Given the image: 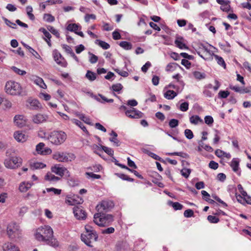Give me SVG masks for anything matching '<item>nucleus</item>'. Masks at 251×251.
<instances>
[{"mask_svg": "<svg viewBox=\"0 0 251 251\" xmlns=\"http://www.w3.org/2000/svg\"><path fill=\"white\" fill-rule=\"evenodd\" d=\"M177 96V93L173 90H168L164 93V97L168 100H172Z\"/></svg>", "mask_w": 251, "mask_h": 251, "instance_id": "obj_26", "label": "nucleus"}, {"mask_svg": "<svg viewBox=\"0 0 251 251\" xmlns=\"http://www.w3.org/2000/svg\"><path fill=\"white\" fill-rule=\"evenodd\" d=\"M178 123L177 120L172 119L169 121V125L171 128H175L178 125Z\"/></svg>", "mask_w": 251, "mask_h": 251, "instance_id": "obj_46", "label": "nucleus"}, {"mask_svg": "<svg viewBox=\"0 0 251 251\" xmlns=\"http://www.w3.org/2000/svg\"><path fill=\"white\" fill-rule=\"evenodd\" d=\"M86 175L93 179H100L101 176L99 175L95 174L93 173L86 172Z\"/></svg>", "mask_w": 251, "mask_h": 251, "instance_id": "obj_59", "label": "nucleus"}, {"mask_svg": "<svg viewBox=\"0 0 251 251\" xmlns=\"http://www.w3.org/2000/svg\"><path fill=\"white\" fill-rule=\"evenodd\" d=\"M75 216L78 220H84L86 217V213L81 206H75L73 208Z\"/></svg>", "mask_w": 251, "mask_h": 251, "instance_id": "obj_12", "label": "nucleus"}, {"mask_svg": "<svg viewBox=\"0 0 251 251\" xmlns=\"http://www.w3.org/2000/svg\"><path fill=\"white\" fill-rule=\"evenodd\" d=\"M45 179L48 181L56 182L59 180L60 178L55 176L54 175L51 174L50 173H48L45 176Z\"/></svg>", "mask_w": 251, "mask_h": 251, "instance_id": "obj_25", "label": "nucleus"}, {"mask_svg": "<svg viewBox=\"0 0 251 251\" xmlns=\"http://www.w3.org/2000/svg\"><path fill=\"white\" fill-rule=\"evenodd\" d=\"M230 93L228 91H222L221 90L218 93V97L221 99H226L229 95Z\"/></svg>", "mask_w": 251, "mask_h": 251, "instance_id": "obj_42", "label": "nucleus"}, {"mask_svg": "<svg viewBox=\"0 0 251 251\" xmlns=\"http://www.w3.org/2000/svg\"><path fill=\"white\" fill-rule=\"evenodd\" d=\"M123 87L121 83H117L116 84H113L112 86V89L114 92H119L122 89Z\"/></svg>", "mask_w": 251, "mask_h": 251, "instance_id": "obj_45", "label": "nucleus"}, {"mask_svg": "<svg viewBox=\"0 0 251 251\" xmlns=\"http://www.w3.org/2000/svg\"><path fill=\"white\" fill-rule=\"evenodd\" d=\"M32 185V183L23 182L20 184L19 189L21 192H25L31 188Z\"/></svg>", "mask_w": 251, "mask_h": 251, "instance_id": "obj_22", "label": "nucleus"}, {"mask_svg": "<svg viewBox=\"0 0 251 251\" xmlns=\"http://www.w3.org/2000/svg\"><path fill=\"white\" fill-rule=\"evenodd\" d=\"M114 206V203L111 201H102L97 206L99 213L106 212L110 210Z\"/></svg>", "mask_w": 251, "mask_h": 251, "instance_id": "obj_9", "label": "nucleus"}, {"mask_svg": "<svg viewBox=\"0 0 251 251\" xmlns=\"http://www.w3.org/2000/svg\"><path fill=\"white\" fill-rule=\"evenodd\" d=\"M8 198V194L5 192H0V203H4Z\"/></svg>", "mask_w": 251, "mask_h": 251, "instance_id": "obj_51", "label": "nucleus"}, {"mask_svg": "<svg viewBox=\"0 0 251 251\" xmlns=\"http://www.w3.org/2000/svg\"><path fill=\"white\" fill-rule=\"evenodd\" d=\"M47 28L49 30V31H50L52 34L54 35L56 37H59L60 34L58 32V30L54 28L52 26L49 25L47 27Z\"/></svg>", "mask_w": 251, "mask_h": 251, "instance_id": "obj_41", "label": "nucleus"}, {"mask_svg": "<svg viewBox=\"0 0 251 251\" xmlns=\"http://www.w3.org/2000/svg\"><path fill=\"white\" fill-rule=\"evenodd\" d=\"M53 158L59 162H69L75 160V156L72 153L56 152L53 155Z\"/></svg>", "mask_w": 251, "mask_h": 251, "instance_id": "obj_7", "label": "nucleus"}, {"mask_svg": "<svg viewBox=\"0 0 251 251\" xmlns=\"http://www.w3.org/2000/svg\"><path fill=\"white\" fill-rule=\"evenodd\" d=\"M66 133L62 130H54L51 132L48 137L49 141L53 145L59 146L67 139Z\"/></svg>", "mask_w": 251, "mask_h": 251, "instance_id": "obj_3", "label": "nucleus"}, {"mask_svg": "<svg viewBox=\"0 0 251 251\" xmlns=\"http://www.w3.org/2000/svg\"><path fill=\"white\" fill-rule=\"evenodd\" d=\"M31 80L35 84L39 86L40 87L46 89L47 86L44 82L43 79L38 76L32 75L30 78Z\"/></svg>", "mask_w": 251, "mask_h": 251, "instance_id": "obj_15", "label": "nucleus"}, {"mask_svg": "<svg viewBox=\"0 0 251 251\" xmlns=\"http://www.w3.org/2000/svg\"><path fill=\"white\" fill-rule=\"evenodd\" d=\"M48 119V116L44 114L40 113L34 115L32 117V121L35 124H41L46 122Z\"/></svg>", "mask_w": 251, "mask_h": 251, "instance_id": "obj_17", "label": "nucleus"}, {"mask_svg": "<svg viewBox=\"0 0 251 251\" xmlns=\"http://www.w3.org/2000/svg\"><path fill=\"white\" fill-rule=\"evenodd\" d=\"M184 134L186 137L188 139H191L193 138L194 135L191 130L186 129L184 131Z\"/></svg>", "mask_w": 251, "mask_h": 251, "instance_id": "obj_48", "label": "nucleus"}, {"mask_svg": "<svg viewBox=\"0 0 251 251\" xmlns=\"http://www.w3.org/2000/svg\"><path fill=\"white\" fill-rule=\"evenodd\" d=\"M48 192H52L55 195H60L61 193V190L55 188H48L46 189Z\"/></svg>", "mask_w": 251, "mask_h": 251, "instance_id": "obj_50", "label": "nucleus"}, {"mask_svg": "<svg viewBox=\"0 0 251 251\" xmlns=\"http://www.w3.org/2000/svg\"><path fill=\"white\" fill-rule=\"evenodd\" d=\"M151 65V63L149 61H147L141 68L142 71L144 73H146Z\"/></svg>", "mask_w": 251, "mask_h": 251, "instance_id": "obj_63", "label": "nucleus"}, {"mask_svg": "<svg viewBox=\"0 0 251 251\" xmlns=\"http://www.w3.org/2000/svg\"><path fill=\"white\" fill-rule=\"evenodd\" d=\"M27 106L30 109H37L40 106V103L37 100H28Z\"/></svg>", "mask_w": 251, "mask_h": 251, "instance_id": "obj_21", "label": "nucleus"}, {"mask_svg": "<svg viewBox=\"0 0 251 251\" xmlns=\"http://www.w3.org/2000/svg\"><path fill=\"white\" fill-rule=\"evenodd\" d=\"M86 77L90 80L93 81L96 78V74L91 72V71H88L86 74Z\"/></svg>", "mask_w": 251, "mask_h": 251, "instance_id": "obj_39", "label": "nucleus"}, {"mask_svg": "<svg viewBox=\"0 0 251 251\" xmlns=\"http://www.w3.org/2000/svg\"><path fill=\"white\" fill-rule=\"evenodd\" d=\"M72 122L77 125L78 126H79L84 132L85 133H88V131H87L86 127L84 126L83 123L77 119H73Z\"/></svg>", "mask_w": 251, "mask_h": 251, "instance_id": "obj_30", "label": "nucleus"}, {"mask_svg": "<svg viewBox=\"0 0 251 251\" xmlns=\"http://www.w3.org/2000/svg\"><path fill=\"white\" fill-rule=\"evenodd\" d=\"M98 236L96 231L92 232H84L81 235V239L86 245L93 247L91 243L97 240Z\"/></svg>", "mask_w": 251, "mask_h": 251, "instance_id": "obj_8", "label": "nucleus"}, {"mask_svg": "<svg viewBox=\"0 0 251 251\" xmlns=\"http://www.w3.org/2000/svg\"><path fill=\"white\" fill-rule=\"evenodd\" d=\"M102 151H103L109 155L112 156L114 154V151L111 148L101 145Z\"/></svg>", "mask_w": 251, "mask_h": 251, "instance_id": "obj_37", "label": "nucleus"}, {"mask_svg": "<svg viewBox=\"0 0 251 251\" xmlns=\"http://www.w3.org/2000/svg\"><path fill=\"white\" fill-rule=\"evenodd\" d=\"M194 211L190 209L186 210L184 212V216L186 218H190L194 216Z\"/></svg>", "mask_w": 251, "mask_h": 251, "instance_id": "obj_55", "label": "nucleus"}, {"mask_svg": "<svg viewBox=\"0 0 251 251\" xmlns=\"http://www.w3.org/2000/svg\"><path fill=\"white\" fill-rule=\"evenodd\" d=\"M88 54L89 55V61L91 64H95L98 61V57L97 56L91 52H89Z\"/></svg>", "mask_w": 251, "mask_h": 251, "instance_id": "obj_34", "label": "nucleus"}, {"mask_svg": "<svg viewBox=\"0 0 251 251\" xmlns=\"http://www.w3.org/2000/svg\"><path fill=\"white\" fill-rule=\"evenodd\" d=\"M115 229L113 227H108L104 230H102V233L103 234H110L114 232Z\"/></svg>", "mask_w": 251, "mask_h": 251, "instance_id": "obj_64", "label": "nucleus"}, {"mask_svg": "<svg viewBox=\"0 0 251 251\" xmlns=\"http://www.w3.org/2000/svg\"><path fill=\"white\" fill-rule=\"evenodd\" d=\"M22 163V158L17 156H8L4 160L5 167L10 169H15L19 167Z\"/></svg>", "mask_w": 251, "mask_h": 251, "instance_id": "obj_6", "label": "nucleus"}, {"mask_svg": "<svg viewBox=\"0 0 251 251\" xmlns=\"http://www.w3.org/2000/svg\"><path fill=\"white\" fill-rule=\"evenodd\" d=\"M120 47L125 50H129L132 48V44L130 42L126 41H122L119 43Z\"/></svg>", "mask_w": 251, "mask_h": 251, "instance_id": "obj_32", "label": "nucleus"}, {"mask_svg": "<svg viewBox=\"0 0 251 251\" xmlns=\"http://www.w3.org/2000/svg\"><path fill=\"white\" fill-rule=\"evenodd\" d=\"M181 63L182 65L184 66L187 69L190 68L191 65V62L185 59H182Z\"/></svg>", "mask_w": 251, "mask_h": 251, "instance_id": "obj_62", "label": "nucleus"}, {"mask_svg": "<svg viewBox=\"0 0 251 251\" xmlns=\"http://www.w3.org/2000/svg\"><path fill=\"white\" fill-rule=\"evenodd\" d=\"M3 20L4 21L5 24L11 28L15 29L17 27L16 24L11 22L6 18H3Z\"/></svg>", "mask_w": 251, "mask_h": 251, "instance_id": "obj_47", "label": "nucleus"}, {"mask_svg": "<svg viewBox=\"0 0 251 251\" xmlns=\"http://www.w3.org/2000/svg\"><path fill=\"white\" fill-rule=\"evenodd\" d=\"M3 251H20L19 248L12 243H5L2 246Z\"/></svg>", "mask_w": 251, "mask_h": 251, "instance_id": "obj_18", "label": "nucleus"}, {"mask_svg": "<svg viewBox=\"0 0 251 251\" xmlns=\"http://www.w3.org/2000/svg\"><path fill=\"white\" fill-rule=\"evenodd\" d=\"M176 46L180 49H187V46L183 43V39L182 37H177L175 41Z\"/></svg>", "mask_w": 251, "mask_h": 251, "instance_id": "obj_23", "label": "nucleus"}, {"mask_svg": "<svg viewBox=\"0 0 251 251\" xmlns=\"http://www.w3.org/2000/svg\"><path fill=\"white\" fill-rule=\"evenodd\" d=\"M79 25L76 24H69L67 27V29L69 31L74 32L75 33L78 30Z\"/></svg>", "mask_w": 251, "mask_h": 251, "instance_id": "obj_31", "label": "nucleus"}, {"mask_svg": "<svg viewBox=\"0 0 251 251\" xmlns=\"http://www.w3.org/2000/svg\"><path fill=\"white\" fill-rule=\"evenodd\" d=\"M230 166L235 173H236L238 176L241 175V172L239 171V160L238 158H234L230 163Z\"/></svg>", "mask_w": 251, "mask_h": 251, "instance_id": "obj_16", "label": "nucleus"}, {"mask_svg": "<svg viewBox=\"0 0 251 251\" xmlns=\"http://www.w3.org/2000/svg\"><path fill=\"white\" fill-rule=\"evenodd\" d=\"M191 172V169L187 168H183L181 171V175L185 178H188L189 177Z\"/></svg>", "mask_w": 251, "mask_h": 251, "instance_id": "obj_43", "label": "nucleus"}, {"mask_svg": "<svg viewBox=\"0 0 251 251\" xmlns=\"http://www.w3.org/2000/svg\"><path fill=\"white\" fill-rule=\"evenodd\" d=\"M170 205H172L175 210H181L183 208V205L178 202L169 201Z\"/></svg>", "mask_w": 251, "mask_h": 251, "instance_id": "obj_33", "label": "nucleus"}, {"mask_svg": "<svg viewBox=\"0 0 251 251\" xmlns=\"http://www.w3.org/2000/svg\"><path fill=\"white\" fill-rule=\"evenodd\" d=\"M68 183L70 186L75 187L78 185V181L77 180H75L73 178H71L69 179Z\"/></svg>", "mask_w": 251, "mask_h": 251, "instance_id": "obj_57", "label": "nucleus"}, {"mask_svg": "<svg viewBox=\"0 0 251 251\" xmlns=\"http://www.w3.org/2000/svg\"><path fill=\"white\" fill-rule=\"evenodd\" d=\"M113 221V216L111 214H106L103 213H96L94 216V223L100 226H105L110 225Z\"/></svg>", "mask_w": 251, "mask_h": 251, "instance_id": "obj_4", "label": "nucleus"}, {"mask_svg": "<svg viewBox=\"0 0 251 251\" xmlns=\"http://www.w3.org/2000/svg\"><path fill=\"white\" fill-rule=\"evenodd\" d=\"M207 220L210 223L213 224L218 223L220 221L218 218L212 215L208 216Z\"/></svg>", "mask_w": 251, "mask_h": 251, "instance_id": "obj_44", "label": "nucleus"}, {"mask_svg": "<svg viewBox=\"0 0 251 251\" xmlns=\"http://www.w3.org/2000/svg\"><path fill=\"white\" fill-rule=\"evenodd\" d=\"M67 170L66 168L60 167L59 165H55L51 168V171L52 173L60 176L61 177H62L64 176L65 171Z\"/></svg>", "mask_w": 251, "mask_h": 251, "instance_id": "obj_14", "label": "nucleus"}, {"mask_svg": "<svg viewBox=\"0 0 251 251\" xmlns=\"http://www.w3.org/2000/svg\"><path fill=\"white\" fill-rule=\"evenodd\" d=\"M214 57L219 65L223 67L224 69L226 68V64L224 59L221 56L217 54H214Z\"/></svg>", "mask_w": 251, "mask_h": 251, "instance_id": "obj_27", "label": "nucleus"}, {"mask_svg": "<svg viewBox=\"0 0 251 251\" xmlns=\"http://www.w3.org/2000/svg\"><path fill=\"white\" fill-rule=\"evenodd\" d=\"M96 42H98V45L104 50H107L110 47L109 44L104 41L97 40Z\"/></svg>", "mask_w": 251, "mask_h": 251, "instance_id": "obj_35", "label": "nucleus"}, {"mask_svg": "<svg viewBox=\"0 0 251 251\" xmlns=\"http://www.w3.org/2000/svg\"><path fill=\"white\" fill-rule=\"evenodd\" d=\"M190 122L191 124L197 125L199 123H202L203 120L199 116L196 115L190 118Z\"/></svg>", "mask_w": 251, "mask_h": 251, "instance_id": "obj_29", "label": "nucleus"}, {"mask_svg": "<svg viewBox=\"0 0 251 251\" xmlns=\"http://www.w3.org/2000/svg\"><path fill=\"white\" fill-rule=\"evenodd\" d=\"M204 122L208 125H212L214 122L213 118L211 116H206L204 117Z\"/></svg>", "mask_w": 251, "mask_h": 251, "instance_id": "obj_54", "label": "nucleus"}, {"mask_svg": "<svg viewBox=\"0 0 251 251\" xmlns=\"http://www.w3.org/2000/svg\"><path fill=\"white\" fill-rule=\"evenodd\" d=\"M52 229L49 226L38 227L35 233V238L38 241L43 242L46 244L56 248L59 246L58 241L53 237Z\"/></svg>", "mask_w": 251, "mask_h": 251, "instance_id": "obj_1", "label": "nucleus"}, {"mask_svg": "<svg viewBox=\"0 0 251 251\" xmlns=\"http://www.w3.org/2000/svg\"><path fill=\"white\" fill-rule=\"evenodd\" d=\"M43 19L49 23L53 22L55 20L54 17L50 14H45L43 16Z\"/></svg>", "mask_w": 251, "mask_h": 251, "instance_id": "obj_36", "label": "nucleus"}, {"mask_svg": "<svg viewBox=\"0 0 251 251\" xmlns=\"http://www.w3.org/2000/svg\"><path fill=\"white\" fill-rule=\"evenodd\" d=\"M31 168L34 169H43L46 167V165L42 162L33 161L30 163Z\"/></svg>", "mask_w": 251, "mask_h": 251, "instance_id": "obj_24", "label": "nucleus"}, {"mask_svg": "<svg viewBox=\"0 0 251 251\" xmlns=\"http://www.w3.org/2000/svg\"><path fill=\"white\" fill-rule=\"evenodd\" d=\"M11 69L13 70L14 72H15L17 75H24L26 74V72L24 70H22L19 68H18L16 67L13 66L11 68Z\"/></svg>", "mask_w": 251, "mask_h": 251, "instance_id": "obj_38", "label": "nucleus"}, {"mask_svg": "<svg viewBox=\"0 0 251 251\" xmlns=\"http://www.w3.org/2000/svg\"><path fill=\"white\" fill-rule=\"evenodd\" d=\"M40 31H41L44 34V36L47 38V39L45 38V39L49 40L51 39V34L47 31L46 29L44 28H41L39 29Z\"/></svg>", "mask_w": 251, "mask_h": 251, "instance_id": "obj_49", "label": "nucleus"}, {"mask_svg": "<svg viewBox=\"0 0 251 251\" xmlns=\"http://www.w3.org/2000/svg\"><path fill=\"white\" fill-rule=\"evenodd\" d=\"M45 144L44 143L41 142L39 143L37 145L36 147V150L37 151L38 153H40L41 154H45L46 153H50L51 152V150L50 149H48L47 150H45V151H43V149L44 147H45Z\"/></svg>", "mask_w": 251, "mask_h": 251, "instance_id": "obj_20", "label": "nucleus"}, {"mask_svg": "<svg viewBox=\"0 0 251 251\" xmlns=\"http://www.w3.org/2000/svg\"><path fill=\"white\" fill-rule=\"evenodd\" d=\"M220 9L224 12H228L230 9V6L227 3H226L224 5H221Z\"/></svg>", "mask_w": 251, "mask_h": 251, "instance_id": "obj_56", "label": "nucleus"}, {"mask_svg": "<svg viewBox=\"0 0 251 251\" xmlns=\"http://www.w3.org/2000/svg\"><path fill=\"white\" fill-rule=\"evenodd\" d=\"M6 92L11 95H20L22 92V88L20 84L13 81H8L5 86Z\"/></svg>", "mask_w": 251, "mask_h": 251, "instance_id": "obj_5", "label": "nucleus"}, {"mask_svg": "<svg viewBox=\"0 0 251 251\" xmlns=\"http://www.w3.org/2000/svg\"><path fill=\"white\" fill-rule=\"evenodd\" d=\"M9 238L14 241L20 240L23 236V232L20 226L15 222L9 223L6 229Z\"/></svg>", "mask_w": 251, "mask_h": 251, "instance_id": "obj_2", "label": "nucleus"}, {"mask_svg": "<svg viewBox=\"0 0 251 251\" xmlns=\"http://www.w3.org/2000/svg\"><path fill=\"white\" fill-rule=\"evenodd\" d=\"M95 20L96 19V16L95 14H87L85 15L84 17L85 21L88 23L90 19Z\"/></svg>", "mask_w": 251, "mask_h": 251, "instance_id": "obj_58", "label": "nucleus"}, {"mask_svg": "<svg viewBox=\"0 0 251 251\" xmlns=\"http://www.w3.org/2000/svg\"><path fill=\"white\" fill-rule=\"evenodd\" d=\"M53 56L54 60L57 64L63 67H67V62L57 50H55L53 51Z\"/></svg>", "mask_w": 251, "mask_h": 251, "instance_id": "obj_10", "label": "nucleus"}, {"mask_svg": "<svg viewBox=\"0 0 251 251\" xmlns=\"http://www.w3.org/2000/svg\"><path fill=\"white\" fill-rule=\"evenodd\" d=\"M15 139L18 142H24L26 141L28 136L22 132L18 131L14 133Z\"/></svg>", "mask_w": 251, "mask_h": 251, "instance_id": "obj_19", "label": "nucleus"}, {"mask_svg": "<svg viewBox=\"0 0 251 251\" xmlns=\"http://www.w3.org/2000/svg\"><path fill=\"white\" fill-rule=\"evenodd\" d=\"M193 74L194 77L198 79H203L205 77V75L204 73H202L198 71H195Z\"/></svg>", "mask_w": 251, "mask_h": 251, "instance_id": "obj_40", "label": "nucleus"}, {"mask_svg": "<svg viewBox=\"0 0 251 251\" xmlns=\"http://www.w3.org/2000/svg\"><path fill=\"white\" fill-rule=\"evenodd\" d=\"M91 149L92 150H93V151L95 153L102 157L101 153H102V151L101 148V145L99 146L96 144H93L91 146Z\"/></svg>", "mask_w": 251, "mask_h": 251, "instance_id": "obj_28", "label": "nucleus"}, {"mask_svg": "<svg viewBox=\"0 0 251 251\" xmlns=\"http://www.w3.org/2000/svg\"><path fill=\"white\" fill-rule=\"evenodd\" d=\"M62 47L68 53H70L71 54L72 52H73L71 47L67 45L63 44L62 45Z\"/></svg>", "mask_w": 251, "mask_h": 251, "instance_id": "obj_60", "label": "nucleus"}, {"mask_svg": "<svg viewBox=\"0 0 251 251\" xmlns=\"http://www.w3.org/2000/svg\"><path fill=\"white\" fill-rule=\"evenodd\" d=\"M188 107H189L188 102H184L180 104L179 109L181 111L185 112V111H186L188 109Z\"/></svg>", "mask_w": 251, "mask_h": 251, "instance_id": "obj_53", "label": "nucleus"}, {"mask_svg": "<svg viewBox=\"0 0 251 251\" xmlns=\"http://www.w3.org/2000/svg\"><path fill=\"white\" fill-rule=\"evenodd\" d=\"M14 123L18 127H22L26 125V119L23 115H16L14 117Z\"/></svg>", "mask_w": 251, "mask_h": 251, "instance_id": "obj_13", "label": "nucleus"}, {"mask_svg": "<svg viewBox=\"0 0 251 251\" xmlns=\"http://www.w3.org/2000/svg\"><path fill=\"white\" fill-rule=\"evenodd\" d=\"M126 115L128 118L132 119H140L143 117L144 114L142 112L132 107L126 111Z\"/></svg>", "mask_w": 251, "mask_h": 251, "instance_id": "obj_11", "label": "nucleus"}, {"mask_svg": "<svg viewBox=\"0 0 251 251\" xmlns=\"http://www.w3.org/2000/svg\"><path fill=\"white\" fill-rule=\"evenodd\" d=\"M209 167L213 170H216L219 167L218 163L214 161H211L209 163Z\"/></svg>", "mask_w": 251, "mask_h": 251, "instance_id": "obj_61", "label": "nucleus"}, {"mask_svg": "<svg viewBox=\"0 0 251 251\" xmlns=\"http://www.w3.org/2000/svg\"><path fill=\"white\" fill-rule=\"evenodd\" d=\"M176 65H177V64L176 63H169L166 66V71L167 72L173 71L175 70V67Z\"/></svg>", "mask_w": 251, "mask_h": 251, "instance_id": "obj_52", "label": "nucleus"}]
</instances>
